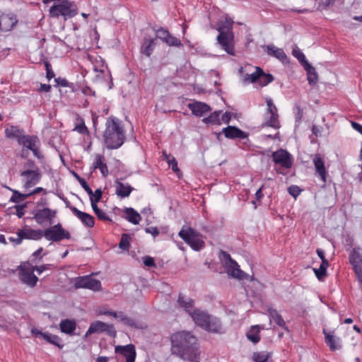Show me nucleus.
Wrapping results in <instances>:
<instances>
[{"label":"nucleus","mask_w":362,"mask_h":362,"mask_svg":"<svg viewBox=\"0 0 362 362\" xmlns=\"http://www.w3.org/2000/svg\"><path fill=\"white\" fill-rule=\"evenodd\" d=\"M259 67H255V71L251 74H246L243 76V81L246 83H257L258 78H259Z\"/></svg>","instance_id":"obj_42"},{"label":"nucleus","mask_w":362,"mask_h":362,"mask_svg":"<svg viewBox=\"0 0 362 362\" xmlns=\"http://www.w3.org/2000/svg\"><path fill=\"white\" fill-rule=\"evenodd\" d=\"M75 288H88L94 291L101 290V283L99 280L93 279L91 276H79L74 280Z\"/></svg>","instance_id":"obj_10"},{"label":"nucleus","mask_w":362,"mask_h":362,"mask_svg":"<svg viewBox=\"0 0 362 362\" xmlns=\"http://www.w3.org/2000/svg\"><path fill=\"white\" fill-rule=\"evenodd\" d=\"M288 193L296 198L301 192V189L296 185H291L288 188Z\"/></svg>","instance_id":"obj_50"},{"label":"nucleus","mask_w":362,"mask_h":362,"mask_svg":"<svg viewBox=\"0 0 362 362\" xmlns=\"http://www.w3.org/2000/svg\"><path fill=\"white\" fill-rule=\"evenodd\" d=\"M143 260H144V264L146 267H155L156 266L154 259L153 257H151L145 256V257H143Z\"/></svg>","instance_id":"obj_53"},{"label":"nucleus","mask_w":362,"mask_h":362,"mask_svg":"<svg viewBox=\"0 0 362 362\" xmlns=\"http://www.w3.org/2000/svg\"><path fill=\"white\" fill-rule=\"evenodd\" d=\"M156 34V37L162 40L169 46L180 47L181 41L177 37L173 36L168 30L164 28H160L158 30L153 29Z\"/></svg>","instance_id":"obj_18"},{"label":"nucleus","mask_w":362,"mask_h":362,"mask_svg":"<svg viewBox=\"0 0 362 362\" xmlns=\"http://www.w3.org/2000/svg\"><path fill=\"white\" fill-rule=\"evenodd\" d=\"M118 322H122L124 325L134 329H144L145 325L136 320L126 315L123 311H119V314L116 319Z\"/></svg>","instance_id":"obj_19"},{"label":"nucleus","mask_w":362,"mask_h":362,"mask_svg":"<svg viewBox=\"0 0 362 362\" xmlns=\"http://www.w3.org/2000/svg\"><path fill=\"white\" fill-rule=\"evenodd\" d=\"M326 272L327 270L325 269H322L320 266L319 269H314V272L319 280H321L323 277H325L326 275Z\"/></svg>","instance_id":"obj_54"},{"label":"nucleus","mask_w":362,"mask_h":362,"mask_svg":"<svg viewBox=\"0 0 362 362\" xmlns=\"http://www.w3.org/2000/svg\"><path fill=\"white\" fill-rule=\"evenodd\" d=\"M349 262L353 266L358 280L362 284V255L358 248H354L349 255Z\"/></svg>","instance_id":"obj_16"},{"label":"nucleus","mask_w":362,"mask_h":362,"mask_svg":"<svg viewBox=\"0 0 362 362\" xmlns=\"http://www.w3.org/2000/svg\"><path fill=\"white\" fill-rule=\"evenodd\" d=\"M205 330L214 333H223V328L221 323L216 317L211 315L209 320L207 321L206 326L204 327Z\"/></svg>","instance_id":"obj_30"},{"label":"nucleus","mask_w":362,"mask_h":362,"mask_svg":"<svg viewBox=\"0 0 362 362\" xmlns=\"http://www.w3.org/2000/svg\"><path fill=\"white\" fill-rule=\"evenodd\" d=\"M267 52L269 55L276 57L284 64L288 62V59L286 53L281 48H278L274 45H267Z\"/></svg>","instance_id":"obj_27"},{"label":"nucleus","mask_w":362,"mask_h":362,"mask_svg":"<svg viewBox=\"0 0 362 362\" xmlns=\"http://www.w3.org/2000/svg\"><path fill=\"white\" fill-rule=\"evenodd\" d=\"M115 352L120 357L125 358V362H135L136 353L135 346L132 344L125 346L117 345L115 348Z\"/></svg>","instance_id":"obj_17"},{"label":"nucleus","mask_w":362,"mask_h":362,"mask_svg":"<svg viewBox=\"0 0 362 362\" xmlns=\"http://www.w3.org/2000/svg\"><path fill=\"white\" fill-rule=\"evenodd\" d=\"M171 352L182 359L199 362V351L196 337L189 332H177L171 336Z\"/></svg>","instance_id":"obj_1"},{"label":"nucleus","mask_w":362,"mask_h":362,"mask_svg":"<svg viewBox=\"0 0 362 362\" xmlns=\"http://www.w3.org/2000/svg\"><path fill=\"white\" fill-rule=\"evenodd\" d=\"M155 40L145 38L141 47V52L147 57H150L155 47Z\"/></svg>","instance_id":"obj_35"},{"label":"nucleus","mask_w":362,"mask_h":362,"mask_svg":"<svg viewBox=\"0 0 362 362\" xmlns=\"http://www.w3.org/2000/svg\"><path fill=\"white\" fill-rule=\"evenodd\" d=\"M177 303L179 305L183 308L189 315L195 310L194 308V300L190 298L182 296V294L179 295Z\"/></svg>","instance_id":"obj_31"},{"label":"nucleus","mask_w":362,"mask_h":362,"mask_svg":"<svg viewBox=\"0 0 362 362\" xmlns=\"http://www.w3.org/2000/svg\"><path fill=\"white\" fill-rule=\"evenodd\" d=\"M95 215L97 216V217L100 219V220H102V221H112V220L110 219V218L109 217V216L105 212L103 211V210L101 209H99L96 213H95Z\"/></svg>","instance_id":"obj_52"},{"label":"nucleus","mask_w":362,"mask_h":362,"mask_svg":"<svg viewBox=\"0 0 362 362\" xmlns=\"http://www.w3.org/2000/svg\"><path fill=\"white\" fill-rule=\"evenodd\" d=\"M323 334H325V343L332 351L339 350L341 349V344L339 337H336L331 332H327L325 329H323Z\"/></svg>","instance_id":"obj_26"},{"label":"nucleus","mask_w":362,"mask_h":362,"mask_svg":"<svg viewBox=\"0 0 362 362\" xmlns=\"http://www.w3.org/2000/svg\"><path fill=\"white\" fill-rule=\"evenodd\" d=\"M18 243L23 240H39L42 238V230L40 229H33L30 227H25L19 229L17 232Z\"/></svg>","instance_id":"obj_15"},{"label":"nucleus","mask_w":362,"mask_h":362,"mask_svg":"<svg viewBox=\"0 0 362 362\" xmlns=\"http://www.w3.org/2000/svg\"><path fill=\"white\" fill-rule=\"evenodd\" d=\"M313 164L315 168V174L317 175L321 180L325 183L327 181V170L325 165V162L320 155H315L313 159Z\"/></svg>","instance_id":"obj_23"},{"label":"nucleus","mask_w":362,"mask_h":362,"mask_svg":"<svg viewBox=\"0 0 362 362\" xmlns=\"http://www.w3.org/2000/svg\"><path fill=\"white\" fill-rule=\"evenodd\" d=\"M272 158L276 165L288 169L293 165V158L286 150L279 149L272 153Z\"/></svg>","instance_id":"obj_14"},{"label":"nucleus","mask_w":362,"mask_h":362,"mask_svg":"<svg viewBox=\"0 0 362 362\" xmlns=\"http://www.w3.org/2000/svg\"><path fill=\"white\" fill-rule=\"evenodd\" d=\"M303 67L307 71L308 81L309 84H315L318 80V76L315 69L309 63H306L305 66Z\"/></svg>","instance_id":"obj_38"},{"label":"nucleus","mask_w":362,"mask_h":362,"mask_svg":"<svg viewBox=\"0 0 362 362\" xmlns=\"http://www.w3.org/2000/svg\"><path fill=\"white\" fill-rule=\"evenodd\" d=\"M351 127L354 130L362 134V125L356 122H351Z\"/></svg>","instance_id":"obj_64"},{"label":"nucleus","mask_w":362,"mask_h":362,"mask_svg":"<svg viewBox=\"0 0 362 362\" xmlns=\"http://www.w3.org/2000/svg\"><path fill=\"white\" fill-rule=\"evenodd\" d=\"M57 215V211L47 207L37 209L34 212L33 218L40 225L52 224L53 219Z\"/></svg>","instance_id":"obj_12"},{"label":"nucleus","mask_w":362,"mask_h":362,"mask_svg":"<svg viewBox=\"0 0 362 362\" xmlns=\"http://www.w3.org/2000/svg\"><path fill=\"white\" fill-rule=\"evenodd\" d=\"M74 130L81 134H88V128L86 127V126L85 125V123L83 122H82L81 124L76 125L74 128Z\"/></svg>","instance_id":"obj_51"},{"label":"nucleus","mask_w":362,"mask_h":362,"mask_svg":"<svg viewBox=\"0 0 362 362\" xmlns=\"http://www.w3.org/2000/svg\"><path fill=\"white\" fill-rule=\"evenodd\" d=\"M24 187L30 188L37 185L41 179V173L39 168L25 169L21 173Z\"/></svg>","instance_id":"obj_11"},{"label":"nucleus","mask_w":362,"mask_h":362,"mask_svg":"<svg viewBox=\"0 0 362 362\" xmlns=\"http://www.w3.org/2000/svg\"><path fill=\"white\" fill-rule=\"evenodd\" d=\"M190 316L192 317L194 322L203 329L206 326L207 321L211 317V315H209L207 313L199 309L194 310Z\"/></svg>","instance_id":"obj_25"},{"label":"nucleus","mask_w":362,"mask_h":362,"mask_svg":"<svg viewBox=\"0 0 362 362\" xmlns=\"http://www.w3.org/2000/svg\"><path fill=\"white\" fill-rule=\"evenodd\" d=\"M103 139L107 148L110 149H117L123 144L125 136L118 119L111 117L107 119Z\"/></svg>","instance_id":"obj_2"},{"label":"nucleus","mask_w":362,"mask_h":362,"mask_svg":"<svg viewBox=\"0 0 362 362\" xmlns=\"http://www.w3.org/2000/svg\"><path fill=\"white\" fill-rule=\"evenodd\" d=\"M105 327H108V324L101 321H95L92 322L86 333V336L90 335L93 333L103 332L105 330Z\"/></svg>","instance_id":"obj_34"},{"label":"nucleus","mask_w":362,"mask_h":362,"mask_svg":"<svg viewBox=\"0 0 362 362\" xmlns=\"http://www.w3.org/2000/svg\"><path fill=\"white\" fill-rule=\"evenodd\" d=\"M99 314L100 315H107V316H112L114 318L117 319V315L119 314V311L118 312L111 311V310H109L107 308H100L99 310Z\"/></svg>","instance_id":"obj_49"},{"label":"nucleus","mask_w":362,"mask_h":362,"mask_svg":"<svg viewBox=\"0 0 362 362\" xmlns=\"http://www.w3.org/2000/svg\"><path fill=\"white\" fill-rule=\"evenodd\" d=\"M292 54L293 55L298 59V60L299 61V62L303 66H305V64L306 63H309L306 59H305V57L304 55V54L300 51V49L298 47H295L293 49V51H292Z\"/></svg>","instance_id":"obj_44"},{"label":"nucleus","mask_w":362,"mask_h":362,"mask_svg":"<svg viewBox=\"0 0 362 362\" xmlns=\"http://www.w3.org/2000/svg\"><path fill=\"white\" fill-rule=\"evenodd\" d=\"M223 264L228 276L238 279H243L246 274L240 269L238 263L231 258L230 255L226 252H221Z\"/></svg>","instance_id":"obj_8"},{"label":"nucleus","mask_w":362,"mask_h":362,"mask_svg":"<svg viewBox=\"0 0 362 362\" xmlns=\"http://www.w3.org/2000/svg\"><path fill=\"white\" fill-rule=\"evenodd\" d=\"M178 235L195 251H199L204 247L205 243L201 233L189 226H183Z\"/></svg>","instance_id":"obj_4"},{"label":"nucleus","mask_w":362,"mask_h":362,"mask_svg":"<svg viewBox=\"0 0 362 362\" xmlns=\"http://www.w3.org/2000/svg\"><path fill=\"white\" fill-rule=\"evenodd\" d=\"M269 358V354L267 352H255L253 354L252 358L255 362H266Z\"/></svg>","instance_id":"obj_45"},{"label":"nucleus","mask_w":362,"mask_h":362,"mask_svg":"<svg viewBox=\"0 0 362 362\" xmlns=\"http://www.w3.org/2000/svg\"><path fill=\"white\" fill-rule=\"evenodd\" d=\"M222 132L224 134L226 138L231 139H243L247 137V133L234 126H228L226 128H223Z\"/></svg>","instance_id":"obj_24"},{"label":"nucleus","mask_w":362,"mask_h":362,"mask_svg":"<svg viewBox=\"0 0 362 362\" xmlns=\"http://www.w3.org/2000/svg\"><path fill=\"white\" fill-rule=\"evenodd\" d=\"M42 237L49 241L59 242L64 239L69 240L71 234L60 223H57L42 230Z\"/></svg>","instance_id":"obj_7"},{"label":"nucleus","mask_w":362,"mask_h":362,"mask_svg":"<svg viewBox=\"0 0 362 362\" xmlns=\"http://www.w3.org/2000/svg\"><path fill=\"white\" fill-rule=\"evenodd\" d=\"M133 189L134 188L128 184L125 185L119 181L116 182L115 193L121 198L129 197Z\"/></svg>","instance_id":"obj_32"},{"label":"nucleus","mask_w":362,"mask_h":362,"mask_svg":"<svg viewBox=\"0 0 362 362\" xmlns=\"http://www.w3.org/2000/svg\"><path fill=\"white\" fill-rule=\"evenodd\" d=\"M19 278L27 286L33 288L38 281V278L34 274L33 265L29 262H23L18 267Z\"/></svg>","instance_id":"obj_9"},{"label":"nucleus","mask_w":362,"mask_h":362,"mask_svg":"<svg viewBox=\"0 0 362 362\" xmlns=\"http://www.w3.org/2000/svg\"><path fill=\"white\" fill-rule=\"evenodd\" d=\"M77 13L75 4L68 0H63L60 4H54L49 8V16L52 18L63 16L65 21L75 16Z\"/></svg>","instance_id":"obj_5"},{"label":"nucleus","mask_w":362,"mask_h":362,"mask_svg":"<svg viewBox=\"0 0 362 362\" xmlns=\"http://www.w3.org/2000/svg\"><path fill=\"white\" fill-rule=\"evenodd\" d=\"M51 88L52 87L49 84L41 83L40 88H38V91L48 93L51 90Z\"/></svg>","instance_id":"obj_62"},{"label":"nucleus","mask_w":362,"mask_h":362,"mask_svg":"<svg viewBox=\"0 0 362 362\" xmlns=\"http://www.w3.org/2000/svg\"><path fill=\"white\" fill-rule=\"evenodd\" d=\"M18 144L22 146L23 148H26L32 151L33 155L35 157L38 158L42 157L41 153L38 149L40 145V140L37 136L24 134L21 140L19 141Z\"/></svg>","instance_id":"obj_13"},{"label":"nucleus","mask_w":362,"mask_h":362,"mask_svg":"<svg viewBox=\"0 0 362 362\" xmlns=\"http://www.w3.org/2000/svg\"><path fill=\"white\" fill-rule=\"evenodd\" d=\"M24 131L17 126H10L5 129V136L10 139H15L19 143L24 136Z\"/></svg>","instance_id":"obj_28"},{"label":"nucleus","mask_w":362,"mask_h":362,"mask_svg":"<svg viewBox=\"0 0 362 362\" xmlns=\"http://www.w3.org/2000/svg\"><path fill=\"white\" fill-rule=\"evenodd\" d=\"M104 161L105 158L103 156L100 154L95 155V160L93 163V168H99L102 175L104 177H106L108 175V169L106 163H105Z\"/></svg>","instance_id":"obj_33"},{"label":"nucleus","mask_w":362,"mask_h":362,"mask_svg":"<svg viewBox=\"0 0 362 362\" xmlns=\"http://www.w3.org/2000/svg\"><path fill=\"white\" fill-rule=\"evenodd\" d=\"M130 237L128 234L124 233L122 235L120 242L119 243V248L127 250L129 247Z\"/></svg>","instance_id":"obj_48"},{"label":"nucleus","mask_w":362,"mask_h":362,"mask_svg":"<svg viewBox=\"0 0 362 362\" xmlns=\"http://www.w3.org/2000/svg\"><path fill=\"white\" fill-rule=\"evenodd\" d=\"M187 107L192 111V114L197 117H202L211 111L210 107L202 102L195 101L189 103Z\"/></svg>","instance_id":"obj_22"},{"label":"nucleus","mask_w":362,"mask_h":362,"mask_svg":"<svg viewBox=\"0 0 362 362\" xmlns=\"http://www.w3.org/2000/svg\"><path fill=\"white\" fill-rule=\"evenodd\" d=\"M55 81L58 85L62 87H71L70 83L66 78L59 77L55 78Z\"/></svg>","instance_id":"obj_56"},{"label":"nucleus","mask_w":362,"mask_h":362,"mask_svg":"<svg viewBox=\"0 0 362 362\" xmlns=\"http://www.w3.org/2000/svg\"><path fill=\"white\" fill-rule=\"evenodd\" d=\"M259 78H258L257 83L261 86H265L274 81L273 76L270 74H265L262 69L260 68V69H259Z\"/></svg>","instance_id":"obj_40"},{"label":"nucleus","mask_w":362,"mask_h":362,"mask_svg":"<svg viewBox=\"0 0 362 362\" xmlns=\"http://www.w3.org/2000/svg\"><path fill=\"white\" fill-rule=\"evenodd\" d=\"M259 326H252L247 333V339L254 344H257L260 340L259 336Z\"/></svg>","instance_id":"obj_41"},{"label":"nucleus","mask_w":362,"mask_h":362,"mask_svg":"<svg viewBox=\"0 0 362 362\" xmlns=\"http://www.w3.org/2000/svg\"><path fill=\"white\" fill-rule=\"evenodd\" d=\"M42 339L47 341V342L58 346L60 349H62L64 346V344H62L61 338L57 335L45 332V334H43Z\"/></svg>","instance_id":"obj_39"},{"label":"nucleus","mask_w":362,"mask_h":362,"mask_svg":"<svg viewBox=\"0 0 362 362\" xmlns=\"http://www.w3.org/2000/svg\"><path fill=\"white\" fill-rule=\"evenodd\" d=\"M168 165L174 172L176 173V172L179 171V168L177 167V163L175 158H172L171 160H169Z\"/></svg>","instance_id":"obj_59"},{"label":"nucleus","mask_w":362,"mask_h":362,"mask_svg":"<svg viewBox=\"0 0 362 362\" xmlns=\"http://www.w3.org/2000/svg\"><path fill=\"white\" fill-rule=\"evenodd\" d=\"M296 121L300 122L303 117V111L299 106H296Z\"/></svg>","instance_id":"obj_60"},{"label":"nucleus","mask_w":362,"mask_h":362,"mask_svg":"<svg viewBox=\"0 0 362 362\" xmlns=\"http://www.w3.org/2000/svg\"><path fill=\"white\" fill-rule=\"evenodd\" d=\"M145 231L151 234L153 237H156L159 234L158 229L156 227L146 228Z\"/></svg>","instance_id":"obj_58"},{"label":"nucleus","mask_w":362,"mask_h":362,"mask_svg":"<svg viewBox=\"0 0 362 362\" xmlns=\"http://www.w3.org/2000/svg\"><path fill=\"white\" fill-rule=\"evenodd\" d=\"M126 219L130 223L136 225L139 224L141 217L140 214L133 208L125 209Z\"/></svg>","instance_id":"obj_36"},{"label":"nucleus","mask_w":362,"mask_h":362,"mask_svg":"<svg viewBox=\"0 0 362 362\" xmlns=\"http://www.w3.org/2000/svg\"><path fill=\"white\" fill-rule=\"evenodd\" d=\"M76 328V322L73 319H64L59 323V329L62 332L69 335H73Z\"/></svg>","instance_id":"obj_29"},{"label":"nucleus","mask_w":362,"mask_h":362,"mask_svg":"<svg viewBox=\"0 0 362 362\" xmlns=\"http://www.w3.org/2000/svg\"><path fill=\"white\" fill-rule=\"evenodd\" d=\"M233 23V21L227 17L223 21H219L217 28L219 33L216 39L221 49L228 54L235 56V52Z\"/></svg>","instance_id":"obj_3"},{"label":"nucleus","mask_w":362,"mask_h":362,"mask_svg":"<svg viewBox=\"0 0 362 362\" xmlns=\"http://www.w3.org/2000/svg\"><path fill=\"white\" fill-rule=\"evenodd\" d=\"M28 197H29L28 193L21 194V193L18 192V191L14 190L13 192V195L11 198V201L13 202H15V203H19Z\"/></svg>","instance_id":"obj_46"},{"label":"nucleus","mask_w":362,"mask_h":362,"mask_svg":"<svg viewBox=\"0 0 362 362\" xmlns=\"http://www.w3.org/2000/svg\"><path fill=\"white\" fill-rule=\"evenodd\" d=\"M231 119V113L228 112H226L222 115L221 120L223 123L228 124L230 121Z\"/></svg>","instance_id":"obj_61"},{"label":"nucleus","mask_w":362,"mask_h":362,"mask_svg":"<svg viewBox=\"0 0 362 362\" xmlns=\"http://www.w3.org/2000/svg\"><path fill=\"white\" fill-rule=\"evenodd\" d=\"M102 197V191L100 189H97L93 193V200L99 202Z\"/></svg>","instance_id":"obj_63"},{"label":"nucleus","mask_w":362,"mask_h":362,"mask_svg":"<svg viewBox=\"0 0 362 362\" xmlns=\"http://www.w3.org/2000/svg\"><path fill=\"white\" fill-rule=\"evenodd\" d=\"M268 313L270 321L273 320L279 327L286 329L285 321L276 310L269 308Z\"/></svg>","instance_id":"obj_37"},{"label":"nucleus","mask_w":362,"mask_h":362,"mask_svg":"<svg viewBox=\"0 0 362 362\" xmlns=\"http://www.w3.org/2000/svg\"><path fill=\"white\" fill-rule=\"evenodd\" d=\"M267 109L264 115V126L271 127L276 129L280 127L277 107L271 98H266Z\"/></svg>","instance_id":"obj_6"},{"label":"nucleus","mask_w":362,"mask_h":362,"mask_svg":"<svg viewBox=\"0 0 362 362\" xmlns=\"http://www.w3.org/2000/svg\"><path fill=\"white\" fill-rule=\"evenodd\" d=\"M49 264L41 265V266H33L34 272H37L38 274H42L44 271L48 269Z\"/></svg>","instance_id":"obj_57"},{"label":"nucleus","mask_w":362,"mask_h":362,"mask_svg":"<svg viewBox=\"0 0 362 362\" xmlns=\"http://www.w3.org/2000/svg\"><path fill=\"white\" fill-rule=\"evenodd\" d=\"M45 66H46V76H47V79L49 81L51 78L54 77V73L51 68V65L48 62L45 63Z\"/></svg>","instance_id":"obj_55"},{"label":"nucleus","mask_w":362,"mask_h":362,"mask_svg":"<svg viewBox=\"0 0 362 362\" xmlns=\"http://www.w3.org/2000/svg\"><path fill=\"white\" fill-rule=\"evenodd\" d=\"M69 209L71 211L74 215L76 216L82 222L84 226L88 228H93L94 226L95 221L94 217L92 215L86 212H83L75 206H70Z\"/></svg>","instance_id":"obj_21"},{"label":"nucleus","mask_w":362,"mask_h":362,"mask_svg":"<svg viewBox=\"0 0 362 362\" xmlns=\"http://www.w3.org/2000/svg\"><path fill=\"white\" fill-rule=\"evenodd\" d=\"M221 111H215L211 113L209 117H205L202 121L206 124H220L219 116Z\"/></svg>","instance_id":"obj_43"},{"label":"nucleus","mask_w":362,"mask_h":362,"mask_svg":"<svg viewBox=\"0 0 362 362\" xmlns=\"http://www.w3.org/2000/svg\"><path fill=\"white\" fill-rule=\"evenodd\" d=\"M18 20L13 13L2 14L0 16V30L3 32L10 31L16 25Z\"/></svg>","instance_id":"obj_20"},{"label":"nucleus","mask_w":362,"mask_h":362,"mask_svg":"<svg viewBox=\"0 0 362 362\" xmlns=\"http://www.w3.org/2000/svg\"><path fill=\"white\" fill-rule=\"evenodd\" d=\"M75 177L77 179L81 187L83 188V189L88 193L89 196H93V192L91 188L88 186V185L86 183V180L81 177L78 175L76 173H74Z\"/></svg>","instance_id":"obj_47"}]
</instances>
